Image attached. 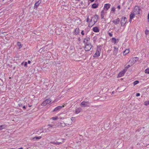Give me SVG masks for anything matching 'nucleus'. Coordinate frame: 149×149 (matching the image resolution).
<instances>
[{
	"label": "nucleus",
	"instance_id": "nucleus-1",
	"mask_svg": "<svg viewBox=\"0 0 149 149\" xmlns=\"http://www.w3.org/2000/svg\"><path fill=\"white\" fill-rule=\"evenodd\" d=\"M98 18V16L96 15H95L93 16L92 18L91 19V20L89 21V23L88 24V26L91 27L97 21V19Z\"/></svg>",
	"mask_w": 149,
	"mask_h": 149
},
{
	"label": "nucleus",
	"instance_id": "nucleus-2",
	"mask_svg": "<svg viewBox=\"0 0 149 149\" xmlns=\"http://www.w3.org/2000/svg\"><path fill=\"white\" fill-rule=\"evenodd\" d=\"M133 13L134 14H138L140 13V9L139 6H134L133 10Z\"/></svg>",
	"mask_w": 149,
	"mask_h": 149
},
{
	"label": "nucleus",
	"instance_id": "nucleus-3",
	"mask_svg": "<svg viewBox=\"0 0 149 149\" xmlns=\"http://www.w3.org/2000/svg\"><path fill=\"white\" fill-rule=\"evenodd\" d=\"M101 52V49L99 47H97V48L95 53L93 55L94 57H98L100 56V53Z\"/></svg>",
	"mask_w": 149,
	"mask_h": 149
},
{
	"label": "nucleus",
	"instance_id": "nucleus-4",
	"mask_svg": "<svg viewBox=\"0 0 149 149\" xmlns=\"http://www.w3.org/2000/svg\"><path fill=\"white\" fill-rule=\"evenodd\" d=\"M127 18L125 17H122L120 21V23L121 26H124L125 24L127 23Z\"/></svg>",
	"mask_w": 149,
	"mask_h": 149
},
{
	"label": "nucleus",
	"instance_id": "nucleus-5",
	"mask_svg": "<svg viewBox=\"0 0 149 149\" xmlns=\"http://www.w3.org/2000/svg\"><path fill=\"white\" fill-rule=\"evenodd\" d=\"M92 46L91 44H88L86 45L85 50L86 51H89L91 50Z\"/></svg>",
	"mask_w": 149,
	"mask_h": 149
},
{
	"label": "nucleus",
	"instance_id": "nucleus-6",
	"mask_svg": "<svg viewBox=\"0 0 149 149\" xmlns=\"http://www.w3.org/2000/svg\"><path fill=\"white\" fill-rule=\"evenodd\" d=\"M127 71V70L124 69L123 70L120 72L118 74V76L119 77H121L123 76L126 72Z\"/></svg>",
	"mask_w": 149,
	"mask_h": 149
},
{
	"label": "nucleus",
	"instance_id": "nucleus-7",
	"mask_svg": "<svg viewBox=\"0 0 149 149\" xmlns=\"http://www.w3.org/2000/svg\"><path fill=\"white\" fill-rule=\"evenodd\" d=\"M113 49V54L115 56H116L117 54L118 53V49L115 46L114 47Z\"/></svg>",
	"mask_w": 149,
	"mask_h": 149
},
{
	"label": "nucleus",
	"instance_id": "nucleus-8",
	"mask_svg": "<svg viewBox=\"0 0 149 149\" xmlns=\"http://www.w3.org/2000/svg\"><path fill=\"white\" fill-rule=\"evenodd\" d=\"M111 6V5L109 3H106L104 5V10L106 9V11L110 8Z\"/></svg>",
	"mask_w": 149,
	"mask_h": 149
},
{
	"label": "nucleus",
	"instance_id": "nucleus-9",
	"mask_svg": "<svg viewBox=\"0 0 149 149\" xmlns=\"http://www.w3.org/2000/svg\"><path fill=\"white\" fill-rule=\"evenodd\" d=\"M64 107V104L62 106H58L57 107H56L53 111H57L61 110V109L62 108Z\"/></svg>",
	"mask_w": 149,
	"mask_h": 149
},
{
	"label": "nucleus",
	"instance_id": "nucleus-10",
	"mask_svg": "<svg viewBox=\"0 0 149 149\" xmlns=\"http://www.w3.org/2000/svg\"><path fill=\"white\" fill-rule=\"evenodd\" d=\"M72 122H71L70 123H66L65 124L64 123H61L60 124V127H64L65 126H67V125H72Z\"/></svg>",
	"mask_w": 149,
	"mask_h": 149
},
{
	"label": "nucleus",
	"instance_id": "nucleus-11",
	"mask_svg": "<svg viewBox=\"0 0 149 149\" xmlns=\"http://www.w3.org/2000/svg\"><path fill=\"white\" fill-rule=\"evenodd\" d=\"M106 11H105L104 10L102 11L101 12V17L102 19L104 18L105 16L106 15Z\"/></svg>",
	"mask_w": 149,
	"mask_h": 149
},
{
	"label": "nucleus",
	"instance_id": "nucleus-12",
	"mask_svg": "<svg viewBox=\"0 0 149 149\" xmlns=\"http://www.w3.org/2000/svg\"><path fill=\"white\" fill-rule=\"evenodd\" d=\"M41 3V1L40 0H39L37 1L34 4V8L36 9L39 5Z\"/></svg>",
	"mask_w": 149,
	"mask_h": 149
},
{
	"label": "nucleus",
	"instance_id": "nucleus-13",
	"mask_svg": "<svg viewBox=\"0 0 149 149\" xmlns=\"http://www.w3.org/2000/svg\"><path fill=\"white\" fill-rule=\"evenodd\" d=\"M119 41L118 39H116L114 38H113L111 39V42L114 44H115L118 42Z\"/></svg>",
	"mask_w": 149,
	"mask_h": 149
},
{
	"label": "nucleus",
	"instance_id": "nucleus-14",
	"mask_svg": "<svg viewBox=\"0 0 149 149\" xmlns=\"http://www.w3.org/2000/svg\"><path fill=\"white\" fill-rule=\"evenodd\" d=\"M81 105L84 107H88L89 106V104L88 102L83 101L81 103Z\"/></svg>",
	"mask_w": 149,
	"mask_h": 149
},
{
	"label": "nucleus",
	"instance_id": "nucleus-15",
	"mask_svg": "<svg viewBox=\"0 0 149 149\" xmlns=\"http://www.w3.org/2000/svg\"><path fill=\"white\" fill-rule=\"evenodd\" d=\"M120 19L119 18H117V19L113 20L112 21V22L113 23L115 24H118L120 22Z\"/></svg>",
	"mask_w": 149,
	"mask_h": 149
},
{
	"label": "nucleus",
	"instance_id": "nucleus-16",
	"mask_svg": "<svg viewBox=\"0 0 149 149\" xmlns=\"http://www.w3.org/2000/svg\"><path fill=\"white\" fill-rule=\"evenodd\" d=\"M93 30L95 32H99L100 30L97 27H94L93 28Z\"/></svg>",
	"mask_w": 149,
	"mask_h": 149
},
{
	"label": "nucleus",
	"instance_id": "nucleus-17",
	"mask_svg": "<svg viewBox=\"0 0 149 149\" xmlns=\"http://www.w3.org/2000/svg\"><path fill=\"white\" fill-rule=\"evenodd\" d=\"M130 50L129 49H126L123 52V54L124 56H125L129 53Z\"/></svg>",
	"mask_w": 149,
	"mask_h": 149
},
{
	"label": "nucleus",
	"instance_id": "nucleus-18",
	"mask_svg": "<svg viewBox=\"0 0 149 149\" xmlns=\"http://www.w3.org/2000/svg\"><path fill=\"white\" fill-rule=\"evenodd\" d=\"M138 59L139 58H137V57H135V58H132V62L133 63L132 64L133 65L134 63L137 61Z\"/></svg>",
	"mask_w": 149,
	"mask_h": 149
},
{
	"label": "nucleus",
	"instance_id": "nucleus-19",
	"mask_svg": "<svg viewBox=\"0 0 149 149\" xmlns=\"http://www.w3.org/2000/svg\"><path fill=\"white\" fill-rule=\"evenodd\" d=\"M41 138L42 136H35V137H33L32 138V139L33 141H36L40 139Z\"/></svg>",
	"mask_w": 149,
	"mask_h": 149
},
{
	"label": "nucleus",
	"instance_id": "nucleus-20",
	"mask_svg": "<svg viewBox=\"0 0 149 149\" xmlns=\"http://www.w3.org/2000/svg\"><path fill=\"white\" fill-rule=\"evenodd\" d=\"M74 34L76 35L78 34L79 33V28H77L74 30Z\"/></svg>",
	"mask_w": 149,
	"mask_h": 149
},
{
	"label": "nucleus",
	"instance_id": "nucleus-21",
	"mask_svg": "<svg viewBox=\"0 0 149 149\" xmlns=\"http://www.w3.org/2000/svg\"><path fill=\"white\" fill-rule=\"evenodd\" d=\"M98 3H94L92 5L91 7L93 8H97L98 7Z\"/></svg>",
	"mask_w": 149,
	"mask_h": 149
},
{
	"label": "nucleus",
	"instance_id": "nucleus-22",
	"mask_svg": "<svg viewBox=\"0 0 149 149\" xmlns=\"http://www.w3.org/2000/svg\"><path fill=\"white\" fill-rule=\"evenodd\" d=\"M65 140V139H61L62 142H57V141L56 142V144L58 145H59L61 144H62V143L64 142Z\"/></svg>",
	"mask_w": 149,
	"mask_h": 149
},
{
	"label": "nucleus",
	"instance_id": "nucleus-23",
	"mask_svg": "<svg viewBox=\"0 0 149 149\" xmlns=\"http://www.w3.org/2000/svg\"><path fill=\"white\" fill-rule=\"evenodd\" d=\"M75 21L77 22L78 24H80L81 23V19L79 18H78L77 19L75 20Z\"/></svg>",
	"mask_w": 149,
	"mask_h": 149
},
{
	"label": "nucleus",
	"instance_id": "nucleus-24",
	"mask_svg": "<svg viewBox=\"0 0 149 149\" xmlns=\"http://www.w3.org/2000/svg\"><path fill=\"white\" fill-rule=\"evenodd\" d=\"M6 127V126L5 125H0V130H1L3 129H5Z\"/></svg>",
	"mask_w": 149,
	"mask_h": 149
},
{
	"label": "nucleus",
	"instance_id": "nucleus-25",
	"mask_svg": "<svg viewBox=\"0 0 149 149\" xmlns=\"http://www.w3.org/2000/svg\"><path fill=\"white\" fill-rule=\"evenodd\" d=\"M89 40L90 38H85L83 41V42L85 43H87L88 41H89Z\"/></svg>",
	"mask_w": 149,
	"mask_h": 149
},
{
	"label": "nucleus",
	"instance_id": "nucleus-26",
	"mask_svg": "<svg viewBox=\"0 0 149 149\" xmlns=\"http://www.w3.org/2000/svg\"><path fill=\"white\" fill-rule=\"evenodd\" d=\"M45 101L47 104L50 103L52 101L50 99H46Z\"/></svg>",
	"mask_w": 149,
	"mask_h": 149
},
{
	"label": "nucleus",
	"instance_id": "nucleus-27",
	"mask_svg": "<svg viewBox=\"0 0 149 149\" xmlns=\"http://www.w3.org/2000/svg\"><path fill=\"white\" fill-rule=\"evenodd\" d=\"M58 116H54L52 117L51 118L53 120H58Z\"/></svg>",
	"mask_w": 149,
	"mask_h": 149
},
{
	"label": "nucleus",
	"instance_id": "nucleus-28",
	"mask_svg": "<svg viewBox=\"0 0 149 149\" xmlns=\"http://www.w3.org/2000/svg\"><path fill=\"white\" fill-rule=\"evenodd\" d=\"M80 112V109L79 108L77 109L75 111V113L76 114H78Z\"/></svg>",
	"mask_w": 149,
	"mask_h": 149
},
{
	"label": "nucleus",
	"instance_id": "nucleus-29",
	"mask_svg": "<svg viewBox=\"0 0 149 149\" xmlns=\"http://www.w3.org/2000/svg\"><path fill=\"white\" fill-rule=\"evenodd\" d=\"M17 45L19 47V49H20L22 47L21 43L20 42H18Z\"/></svg>",
	"mask_w": 149,
	"mask_h": 149
},
{
	"label": "nucleus",
	"instance_id": "nucleus-30",
	"mask_svg": "<svg viewBox=\"0 0 149 149\" xmlns=\"http://www.w3.org/2000/svg\"><path fill=\"white\" fill-rule=\"evenodd\" d=\"M145 73L146 74H149V68H147L145 71Z\"/></svg>",
	"mask_w": 149,
	"mask_h": 149
},
{
	"label": "nucleus",
	"instance_id": "nucleus-31",
	"mask_svg": "<svg viewBox=\"0 0 149 149\" xmlns=\"http://www.w3.org/2000/svg\"><path fill=\"white\" fill-rule=\"evenodd\" d=\"M144 104L145 106H147L149 105V100L147 101L144 102Z\"/></svg>",
	"mask_w": 149,
	"mask_h": 149
},
{
	"label": "nucleus",
	"instance_id": "nucleus-32",
	"mask_svg": "<svg viewBox=\"0 0 149 149\" xmlns=\"http://www.w3.org/2000/svg\"><path fill=\"white\" fill-rule=\"evenodd\" d=\"M134 13H131L130 15V18L131 19H132L134 17Z\"/></svg>",
	"mask_w": 149,
	"mask_h": 149
},
{
	"label": "nucleus",
	"instance_id": "nucleus-33",
	"mask_svg": "<svg viewBox=\"0 0 149 149\" xmlns=\"http://www.w3.org/2000/svg\"><path fill=\"white\" fill-rule=\"evenodd\" d=\"M132 65H133L132 64H131V65H127L125 66V69H127L128 68H129Z\"/></svg>",
	"mask_w": 149,
	"mask_h": 149
},
{
	"label": "nucleus",
	"instance_id": "nucleus-34",
	"mask_svg": "<svg viewBox=\"0 0 149 149\" xmlns=\"http://www.w3.org/2000/svg\"><path fill=\"white\" fill-rule=\"evenodd\" d=\"M47 104V103L44 100L42 104V105L43 106H45Z\"/></svg>",
	"mask_w": 149,
	"mask_h": 149
},
{
	"label": "nucleus",
	"instance_id": "nucleus-35",
	"mask_svg": "<svg viewBox=\"0 0 149 149\" xmlns=\"http://www.w3.org/2000/svg\"><path fill=\"white\" fill-rule=\"evenodd\" d=\"M139 83V81H135L133 82V85L134 86L135 85H136L138 83Z\"/></svg>",
	"mask_w": 149,
	"mask_h": 149
},
{
	"label": "nucleus",
	"instance_id": "nucleus-36",
	"mask_svg": "<svg viewBox=\"0 0 149 149\" xmlns=\"http://www.w3.org/2000/svg\"><path fill=\"white\" fill-rule=\"evenodd\" d=\"M115 11V8L114 7H112L111 8V11L114 12Z\"/></svg>",
	"mask_w": 149,
	"mask_h": 149
},
{
	"label": "nucleus",
	"instance_id": "nucleus-37",
	"mask_svg": "<svg viewBox=\"0 0 149 149\" xmlns=\"http://www.w3.org/2000/svg\"><path fill=\"white\" fill-rule=\"evenodd\" d=\"M24 63V62H23L22 63V64H23ZM24 66L26 67H27V62H25L24 63Z\"/></svg>",
	"mask_w": 149,
	"mask_h": 149
},
{
	"label": "nucleus",
	"instance_id": "nucleus-38",
	"mask_svg": "<svg viewBox=\"0 0 149 149\" xmlns=\"http://www.w3.org/2000/svg\"><path fill=\"white\" fill-rule=\"evenodd\" d=\"M149 32V31L148 30L146 29L145 31V33L146 35H148Z\"/></svg>",
	"mask_w": 149,
	"mask_h": 149
},
{
	"label": "nucleus",
	"instance_id": "nucleus-39",
	"mask_svg": "<svg viewBox=\"0 0 149 149\" xmlns=\"http://www.w3.org/2000/svg\"><path fill=\"white\" fill-rule=\"evenodd\" d=\"M53 125H47L48 128H49L50 127H53Z\"/></svg>",
	"mask_w": 149,
	"mask_h": 149
},
{
	"label": "nucleus",
	"instance_id": "nucleus-40",
	"mask_svg": "<svg viewBox=\"0 0 149 149\" xmlns=\"http://www.w3.org/2000/svg\"><path fill=\"white\" fill-rule=\"evenodd\" d=\"M108 33L109 36H110L111 37L113 36V34L112 33H109V32H108Z\"/></svg>",
	"mask_w": 149,
	"mask_h": 149
},
{
	"label": "nucleus",
	"instance_id": "nucleus-41",
	"mask_svg": "<svg viewBox=\"0 0 149 149\" xmlns=\"http://www.w3.org/2000/svg\"><path fill=\"white\" fill-rule=\"evenodd\" d=\"M81 34L82 36H84V30L81 31Z\"/></svg>",
	"mask_w": 149,
	"mask_h": 149
},
{
	"label": "nucleus",
	"instance_id": "nucleus-42",
	"mask_svg": "<svg viewBox=\"0 0 149 149\" xmlns=\"http://www.w3.org/2000/svg\"><path fill=\"white\" fill-rule=\"evenodd\" d=\"M147 20L148 22L149 23V13H148V15Z\"/></svg>",
	"mask_w": 149,
	"mask_h": 149
},
{
	"label": "nucleus",
	"instance_id": "nucleus-43",
	"mask_svg": "<svg viewBox=\"0 0 149 149\" xmlns=\"http://www.w3.org/2000/svg\"><path fill=\"white\" fill-rule=\"evenodd\" d=\"M89 21V18L88 17L86 19V22L88 23Z\"/></svg>",
	"mask_w": 149,
	"mask_h": 149
},
{
	"label": "nucleus",
	"instance_id": "nucleus-44",
	"mask_svg": "<svg viewBox=\"0 0 149 149\" xmlns=\"http://www.w3.org/2000/svg\"><path fill=\"white\" fill-rule=\"evenodd\" d=\"M140 95V94L139 93H137L136 95V97H138Z\"/></svg>",
	"mask_w": 149,
	"mask_h": 149
},
{
	"label": "nucleus",
	"instance_id": "nucleus-45",
	"mask_svg": "<svg viewBox=\"0 0 149 149\" xmlns=\"http://www.w3.org/2000/svg\"><path fill=\"white\" fill-rule=\"evenodd\" d=\"M74 118L75 119V117H72L71 118H70V119H71V122H72V120H73V119Z\"/></svg>",
	"mask_w": 149,
	"mask_h": 149
},
{
	"label": "nucleus",
	"instance_id": "nucleus-46",
	"mask_svg": "<svg viewBox=\"0 0 149 149\" xmlns=\"http://www.w3.org/2000/svg\"><path fill=\"white\" fill-rule=\"evenodd\" d=\"M117 8L119 9H120L121 8L120 5H118V6H117Z\"/></svg>",
	"mask_w": 149,
	"mask_h": 149
},
{
	"label": "nucleus",
	"instance_id": "nucleus-47",
	"mask_svg": "<svg viewBox=\"0 0 149 149\" xmlns=\"http://www.w3.org/2000/svg\"><path fill=\"white\" fill-rule=\"evenodd\" d=\"M51 143L54 144H56V142L55 141H52L51 142Z\"/></svg>",
	"mask_w": 149,
	"mask_h": 149
},
{
	"label": "nucleus",
	"instance_id": "nucleus-48",
	"mask_svg": "<svg viewBox=\"0 0 149 149\" xmlns=\"http://www.w3.org/2000/svg\"><path fill=\"white\" fill-rule=\"evenodd\" d=\"M132 19H131V18H130L129 22L130 23H131V22H132Z\"/></svg>",
	"mask_w": 149,
	"mask_h": 149
},
{
	"label": "nucleus",
	"instance_id": "nucleus-49",
	"mask_svg": "<svg viewBox=\"0 0 149 149\" xmlns=\"http://www.w3.org/2000/svg\"><path fill=\"white\" fill-rule=\"evenodd\" d=\"M57 100L56 99H55L54 100L53 102H57Z\"/></svg>",
	"mask_w": 149,
	"mask_h": 149
},
{
	"label": "nucleus",
	"instance_id": "nucleus-50",
	"mask_svg": "<svg viewBox=\"0 0 149 149\" xmlns=\"http://www.w3.org/2000/svg\"><path fill=\"white\" fill-rule=\"evenodd\" d=\"M96 37H94V38H93V40H96Z\"/></svg>",
	"mask_w": 149,
	"mask_h": 149
},
{
	"label": "nucleus",
	"instance_id": "nucleus-51",
	"mask_svg": "<svg viewBox=\"0 0 149 149\" xmlns=\"http://www.w3.org/2000/svg\"><path fill=\"white\" fill-rule=\"evenodd\" d=\"M91 2H93L95 0H89Z\"/></svg>",
	"mask_w": 149,
	"mask_h": 149
},
{
	"label": "nucleus",
	"instance_id": "nucleus-52",
	"mask_svg": "<svg viewBox=\"0 0 149 149\" xmlns=\"http://www.w3.org/2000/svg\"><path fill=\"white\" fill-rule=\"evenodd\" d=\"M30 63H31V61H30L29 60V61H28V63L29 64H30Z\"/></svg>",
	"mask_w": 149,
	"mask_h": 149
},
{
	"label": "nucleus",
	"instance_id": "nucleus-53",
	"mask_svg": "<svg viewBox=\"0 0 149 149\" xmlns=\"http://www.w3.org/2000/svg\"><path fill=\"white\" fill-rule=\"evenodd\" d=\"M23 108L24 109H26V107L25 106H24L23 107Z\"/></svg>",
	"mask_w": 149,
	"mask_h": 149
},
{
	"label": "nucleus",
	"instance_id": "nucleus-54",
	"mask_svg": "<svg viewBox=\"0 0 149 149\" xmlns=\"http://www.w3.org/2000/svg\"><path fill=\"white\" fill-rule=\"evenodd\" d=\"M17 149H23V148H22V147H21L20 148H19Z\"/></svg>",
	"mask_w": 149,
	"mask_h": 149
},
{
	"label": "nucleus",
	"instance_id": "nucleus-55",
	"mask_svg": "<svg viewBox=\"0 0 149 149\" xmlns=\"http://www.w3.org/2000/svg\"><path fill=\"white\" fill-rule=\"evenodd\" d=\"M44 132V131H42L40 132V133H43Z\"/></svg>",
	"mask_w": 149,
	"mask_h": 149
},
{
	"label": "nucleus",
	"instance_id": "nucleus-56",
	"mask_svg": "<svg viewBox=\"0 0 149 149\" xmlns=\"http://www.w3.org/2000/svg\"><path fill=\"white\" fill-rule=\"evenodd\" d=\"M114 93V91H113V92H112V94H113Z\"/></svg>",
	"mask_w": 149,
	"mask_h": 149
},
{
	"label": "nucleus",
	"instance_id": "nucleus-57",
	"mask_svg": "<svg viewBox=\"0 0 149 149\" xmlns=\"http://www.w3.org/2000/svg\"><path fill=\"white\" fill-rule=\"evenodd\" d=\"M15 149V148H12L11 149Z\"/></svg>",
	"mask_w": 149,
	"mask_h": 149
},
{
	"label": "nucleus",
	"instance_id": "nucleus-58",
	"mask_svg": "<svg viewBox=\"0 0 149 149\" xmlns=\"http://www.w3.org/2000/svg\"><path fill=\"white\" fill-rule=\"evenodd\" d=\"M132 0H129V1H132Z\"/></svg>",
	"mask_w": 149,
	"mask_h": 149
},
{
	"label": "nucleus",
	"instance_id": "nucleus-59",
	"mask_svg": "<svg viewBox=\"0 0 149 149\" xmlns=\"http://www.w3.org/2000/svg\"><path fill=\"white\" fill-rule=\"evenodd\" d=\"M29 107H31V105H29Z\"/></svg>",
	"mask_w": 149,
	"mask_h": 149
},
{
	"label": "nucleus",
	"instance_id": "nucleus-60",
	"mask_svg": "<svg viewBox=\"0 0 149 149\" xmlns=\"http://www.w3.org/2000/svg\"><path fill=\"white\" fill-rule=\"evenodd\" d=\"M76 1H79L80 0H76Z\"/></svg>",
	"mask_w": 149,
	"mask_h": 149
}]
</instances>
